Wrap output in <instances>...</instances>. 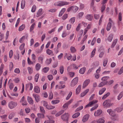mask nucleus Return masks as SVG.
Here are the masks:
<instances>
[{"label":"nucleus","instance_id":"23","mask_svg":"<svg viewBox=\"0 0 123 123\" xmlns=\"http://www.w3.org/2000/svg\"><path fill=\"white\" fill-rule=\"evenodd\" d=\"M86 70V68L85 67H83L81 68L79 71V73L81 74H83Z\"/></svg>","mask_w":123,"mask_h":123},{"label":"nucleus","instance_id":"6","mask_svg":"<svg viewBox=\"0 0 123 123\" xmlns=\"http://www.w3.org/2000/svg\"><path fill=\"white\" fill-rule=\"evenodd\" d=\"M47 117L48 118L49 120H45L44 123H55V121L53 120V118L52 116H47Z\"/></svg>","mask_w":123,"mask_h":123},{"label":"nucleus","instance_id":"39","mask_svg":"<svg viewBox=\"0 0 123 123\" xmlns=\"http://www.w3.org/2000/svg\"><path fill=\"white\" fill-rule=\"evenodd\" d=\"M60 102L59 100H53L51 102V103L53 105H55L59 103Z\"/></svg>","mask_w":123,"mask_h":123},{"label":"nucleus","instance_id":"15","mask_svg":"<svg viewBox=\"0 0 123 123\" xmlns=\"http://www.w3.org/2000/svg\"><path fill=\"white\" fill-rule=\"evenodd\" d=\"M85 18L86 19H88V20L91 21L92 19L93 16L92 15L88 14L85 16Z\"/></svg>","mask_w":123,"mask_h":123},{"label":"nucleus","instance_id":"32","mask_svg":"<svg viewBox=\"0 0 123 123\" xmlns=\"http://www.w3.org/2000/svg\"><path fill=\"white\" fill-rule=\"evenodd\" d=\"M45 108L48 110H50L54 108L55 107L54 106H52L48 104Z\"/></svg>","mask_w":123,"mask_h":123},{"label":"nucleus","instance_id":"41","mask_svg":"<svg viewBox=\"0 0 123 123\" xmlns=\"http://www.w3.org/2000/svg\"><path fill=\"white\" fill-rule=\"evenodd\" d=\"M46 53L49 55H52L53 54L52 51L49 49H47V50Z\"/></svg>","mask_w":123,"mask_h":123},{"label":"nucleus","instance_id":"25","mask_svg":"<svg viewBox=\"0 0 123 123\" xmlns=\"http://www.w3.org/2000/svg\"><path fill=\"white\" fill-rule=\"evenodd\" d=\"M123 96V91L121 92L117 97V99L118 100H120Z\"/></svg>","mask_w":123,"mask_h":123},{"label":"nucleus","instance_id":"13","mask_svg":"<svg viewBox=\"0 0 123 123\" xmlns=\"http://www.w3.org/2000/svg\"><path fill=\"white\" fill-rule=\"evenodd\" d=\"M107 112L112 117H114L116 116V114L111 109H109L107 110Z\"/></svg>","mask_w":123,"mask_h":123},{"label":"nucleus","instance_id":"14","mask_svg":"<svg viewBox=\"0 0 123 123\" xmlns=\"http://www.w3.org/2000/svg\"><path fill=\"white\" fill-rule=\"evenodd\" d=\"M44 58V56L43 55H41L38 58V62L41 63L42 64L43 63V60Z\"/></svg>","mask_w":123,"mask_h":123},{"label":"nucleus","instance_id":"26","mask_svg":"<svg viewBox=\"0 0 123 123\" xmlns=\"http://www.w3.org/2000/svg\"><path fill=\"white\" fill-rule=\"evenodd\" d=\"M52 60L51 58L47 59L45 62V63L46 65H48L50 64Z\"/></svg>","mask_w":123,"mask_h":123},{"label":"nucleus","instance_id":"47","mask_svg":"<svg viewBox=\"0 0 123 123\" xmlns=\"http://www.w3.org/2000/svg\"><path fill=\"white\" fill-rule=\"evenodd\" d=\"M108 60L107 59H104L103 62V66L104 67H105L107 63Z\"/></svg>","mask_w":123,"mask_h":123},{"label":"nucleus","instance_id":"42","mask_svg":"<svg viewBox=\"0 0 123 123\" xmlns=\"http://www.w3.org/2000/svg\"><path fill=\"white\" fill-rule=\"evenodd\" d=\"M80 115V113L79 112H77L74 114L72 116L73 118H75L78 117Z\"/></svg>","mask_w":123,"mask_h":123},{"label":"nucleus","instance_id":"21","mask_svg":"<svg viewBox=\"0 0 123 123\" xmlns=\"http://www.w3.org/2000/svg\"><path fill=\"white\" fill-rule=\"evenodd\" d=\"M81 87V85H79L76 89V94H78L80 92Z\"/></svg>","mask_w":123,"mask_h":123},{"label":"nucleus","instance_id":"28","mask_svg":"<svg viewBox=\"0 0 123 123\" xmlns=\"http://www.w3.org/2000/svg\"><path fill=\"white\" fill-rule=\"evenodd\" d=\"M65 56H66L67 59L68 60H70L72 57V56L70 54H68L67 53H65Z\"/></svg>","mask_w":123,"mask_h":123},{"label":"nucleus","instance_id":"20","mask_svg":"<svg viewBox=\"0 0 123 123\" xmlns=\"http://www.w3.org/2000/svg\"><path fill=\"white\" fill-rule=\"evenodd\" d=\"M43 9L42 8H40L38 10L37 12L36 16L37 17H39L41 16L42 14V11Z\"/></svg>","mask_w":123,"mask_h":123},{"label":"nucleus","instance_id":"36","mask_svg":"<svg viewBox=\"0 0 123 123\" xmlns=\"http://www.w3.org/2000/svg\"><path fill=\"white\" fill-rule=\"evenodd\" d=\"M72 11L74 12H76L78 10V7L76 6H72Z\"/></svg>","mask_w":123,"mask_h":123},{"label":"nucleus","instance_id":"33","mask_svg":"<svg viewBox=\"0 0 123 123\" xmlns=\"http://www.w3.org/2000/svg\"><path fill=\"white\" fill-rule=\"evenodd\" d=\"M70 50L71 52L73 53L76 51V50L74 47L71 46L70 47Z\"/></svg>","mask_w":123,"mask_h":123},{"label":"nucleus","instance_id":"5","mask_svg":"<svg viewBox=\"0 0 123 123\" xmlns=\"http://www.w3.org/2000/svg\"><path fill=\"white\" fill-rule=\"evenodd\" d=\"M78 80V77H76L74 78L72 81L70 85L72 87H73L77 83Z\"/></svg>","mask_w":123,"mask_h":123},{"label":"nucleus","instance_id":"27","mask_svg":"<svg viewBox=\"0 0 123 123\" xmlns=\"http://www.w3.org/2000/svg\"><path fill=\"white\" fill-rule=\"evenodd\" d=\"M41 67V65L39 63H37L35 65V68L37 71H39Z\"/></svg>","mask_w":123,"mask_h":123},{"label":"nucleus","instance_id":"43","mask_svg":"<svg viewBox=\"0 0 123 123\" xmlns=\"http://www.w3.org/2000/svg\"><path fill=\"white\" fill-rule=\"evenodd\" d=\"M118 19L119 21H118V23L119 24L120 23V22L122 20V14L121 12H119V14Z\"/></svg>","mask_w":123,"mask_h":123},{"label":"nucleus","instance_id":"7","mask_svg":"<svg viewBox=\"0 0 123 123\" xmlns=\"http://www.w3.org/2000/svg\"><path fill=\"white\" fill-rule=\"evenodd\" d=\"M98 102V101L96 100H94L90 102L89 103L86 105L85 107V108L89 107H92L93 104L97 103Z\"/></svg>","mask_w":123,"mask_h":123},{"label":"nucleus","instance_id":"40","mask_svg":"<svg viewBox=\"0 0 123 123\" xmlns=\"http://www.w3.org/2000/svg\"><path fill=\"white\" fill-rule=\"evenodd\" d=\"M106 88H102L99 91V94L100 95H101L104 92Z\"/></svg>","mask_w":123,"mask_h":123},{"label":"nucleus","instance_id":"30","mask_svg":"<svg viewBox=\"0 0 123 123\" xmlns=\"http://www.w3.org/2000/svg\"><path fill=\"white\" fill-rule=\"evenodd\" d=\"M25 0H23L21 4V8L23 9L25 7Z\"/></svg>","mask_w":123,"mask_h":123},{"label":"nucleus","instance_id":"53","mask_svg":"<svg viewBox=\"0 0 123 123\" xmlns=\"http://www.w3.org/2000/svg\"><path fill=\"white\" fill-rule=\"evenodd\" d=\"M72 94V92H70L68 95L67 97L66 98V99L67 100L69 99L71 96Z\"/></svg>","mask_w":123,"mask_h":123},{"label":"nucleus","instance_id":"11","mask_svg":"<svg viewBox=\"0 0 123 123\" xmlns=\"http://www.w3.org/2000/svg\"><path fill=\"white\" fill-rule=\"evenodd\" d=\"M90 115L88 114H87L84 116L83 117L82 121L83 122H85L87 121L89 118Z\"/></svg>","mask_w":123,"mask_h":123},{"label":"nucleus","instance_id":"49","mask_svg":"<svg viewBox=\"0 0 123 123\" xmlns=\"http://www.w3.org/2000/svg\"><path fill=\"white\" fill-rule=\"evenodd\" d=\"M96 51V49H94L92 52L90 56V57L91 58L94 55Z\"/></svg>","mask_w":123,"mask_h":123},{"label":"nucleus","instance_id":"22","mask_svg":"<svg viewBox=\"0 0 123 123\" xmlns=\"http://www.w3.org/2000/svg\"><path fill=\"white\" fill-rule=\"evenodd\" d=\"M89 91V89H86L83 92H82L80 94L81 97H83L85 96L86 95V94Z\"/></svg>","mask_w":123,"mask_h":123},{"label":"nucleus","instance_id":"24","mask_svg":"<svg viewBox=\"0 0 123 123\" xmlns=\"http://www.w3.org/2000/svg\"><path fill=\"white\" fill-rule=\"evenodd\" d=\"M28 101L30 104H33V102L32 100V98L29 97H27Z\"/></svg>","mask_w":123,"mask_h":123},{"label":"nucleus","instance_id":"10","mask_svg":"<svg viewBox=\"0 0 123 123\" xmlns=\"http://www.w3.org/2000/svg\"><path fill=\"white\" fill-rule=\"evenodd\" d=\"M73 100V99H71L66 103L64 104L63 106V108H67L68 107V106L71 103Z\"/></svg>","mask_w":123,"mask_h":123},{"label":"nucleus","instance_id":"4","mask_svg":"<svg viewBox=\"0 0 123 123\" xmlns=\"http://www.w3.org/2000/svg\"><path fill=\"white\" fill-rule=\"evenodd\" d=\"M109 22L108 23L107 27L106 30L107 31H109L111 27V25H113L114 24V22L112 21L111 18H110L109 19Z\"/></svg>","mask_w":123,"mask_h":123},{"label":"nucleus","instance_id":"12","mask_svg":"<svg viewBox=\"0 0 123 123\" xmlns=\"http://www.w3.org/2000/svg\"><path fill=\"white\" fill-rule=\"evenodd\" d=\"M90 82V80L89 79L86 80L83 83V88H84L86 87L89 83Z\"/></svg>","mask_w":123,"mask_h":123},{"label":"nucleus","instance_id":"38","mask_svg":"<svg viewBox=\"0 0 123 123\" xmlns=\"http://www.w3.org/2000/svg\"><path fill=\"white\" fill-rule=\"evenodd\" d=\"M13 63L12 62H10L9 63V70L10 71L12 70V68L13 67Z\"/></svg>","mask_w":123,"mask_h":123},{"label":"nucleus","instance_id":"9","mask_svg":"<svg viewBox=\"0 0 123 123\" xmlns=\"http://www.w3.org/2000/svg\"><path fill=\"white\" fill-rule=\"evenodd\" d=\"M25 45V44L24 43H23L19 47V49L21 51V53L22 55L25 53V49L24 48Z\"/></svg>","mask_w":123,"mask_h":123},{"label":"nucleus","instance_id":"45","mask_svg":"<svg viewBox=\"0 0 123 123\" xmlns=\"http://www.w3.org/2000/svg\"><path fill=\"white\" fill-rule=\"evenodd\" d=\"M7 115H3L0 116V117L1 119L4 121H6V117Z\"/></svg>","mask_w":123,"mask_h":123},{"label":"nucleus","instance_id":"56","mask_svg":"<svg viewBox=\"0 0 123 123\" xmlns=\"http://www.w3.org/2000/svg\"><path fill=\"white\" fill-rule=\"evenodd\" d=\"M110 93L109 92H108L105 94L104 95L102 98V99H104L110 95Z\"/></svg>","mask_w":123,"mask_h":123},{"label":"nucleus","instance_id":"17","mask_svg":"<svg viewBox=\"0 0 123 123\" xmlns=\"http://www.w3.org/2000/svg\"><path fill=\"white\" fill-rule=\"evenodd\" d=\"M33 97L35 98L36 101L37 102H38L39 101V96L37 94H33Z\"/></svg>","mask_w":123,"mask_h":123},{"label":"nucleus","instance_id":"1","mask_svg":"<svg viewBox=\"0 0 123 123\" xmlns=\"http://www.w3.org/2000/svg\"><path fill=\"white\" fill-rule=\"evenodd\" d=\"M68 4L69 3L66 1H60L55 3L54 5L55 6H62Z\"/></svg>","mask_w":123,"mask_h":123},{"label":"nucleus","instance_id":"57","mask_svg":"<svg viewBox=\"0 0 123 123\" xmlns=\"http://www.w3.org/2000/svg\"><path fill=\"white\" fill-rule=\"evenodd\" d=\"M36 58V56L34 54H32L31 55V59L33 60V62H35V59Z\"/></svg>","mask_w":123,"mask_h":123},{"label":"nucleus","instance_id":"8","mask_svg":"<svg viewBox=\"0 0 123 123\" xmlns=\"http://www.w3.org/2000/svg\"><path fill=\"white\" fill-rule=\"evenodd\" d=\"M69 115L68 113L64 114L61 116L62 119L64 121H67L68 120Z\"/></svg>","mask_w":123,"mask_h":123},{"label":"nucleus","instance_id":"35","mask_svg":"<svg viewBox=\"0 0 123 123\" xmlns=\"http://www.w3.org/2000/svg\"><path fill=\"white\" fill-rule=\"evenodd\" d=\"M118 41L117 39H115L114 40L113 43L111 45V48H113L114 47L116 43H117V42Z\"/></svg>","mask_w":123,"mask_h":123},{"label":"nucleus","instance_id":"16","mask_svg":"<svg viewBox=\"0 0 123 123\" xmlns=\"http://www.w3.org/2000/svg\"><path fill=\"white\" fill-rule=\"evenodd\" d=\"M34 92L37 93H39L40 92V88L38 86H36L34 88Z\"/></svg>","mask_w":123,"mask_h":123},{"label":"nucleus","instance_id":"58","mask_svg":"<svg viewBox=\"0 0 123 123\" xmlns=\"http://www.w3.org/2000/svg\"><path fill=\"white\" fill-rule=\"evenodd\" d=\"M15 115L14 113H12L9 115L8 118L10 119H11Z\"/></svg>","mask_w":123,"mask_h":123},{"label":"nucleus","instance_id":"64","mask_svg":"<svg viewBox=\"0 0 123 123\" xmlns=\"http://www.w3.org/2000/svg\"><path fill=\"white\" fill-rule=\"evenodd\" d=\"M123 72V66L119 71L118 74H121Z\"/></svg>","mask_w":123,"mask_h":123},{"label":"nucleus","instance_id":"48","mask_svg":"<svg viewBox=\"0 0 123 123\" xmlns=\"http://www.w3.org/2000/svg\"><path fill=\"white\" fill-rule=\"evenodd\" d=\"M68 35L67 32L66 31H64L63 32L62 35V36L63 38H64L66 37Z\"/></svg>","mask_w":123,"mask_h":123},{"label":"nucleus","instance_id":"60","mask_svg":"<svg viewBox=\"0 0 123 123\" xmlns=\"http://www.w3.org/2000/svg\"><path fill=\"white\" fill-rule=\"evenodd\" d=\"M9 86L10 89L12 90L14 86L13 84L12 83H9Z\"/></svg>","mask_w":123,"mask_h":123},{"label":"nucleus","instance_id":"50","mask_svg":"<svg viewBox=\"0 0 123 123\" xmlns=\"http://www.w3.org/2000/svg\"><path fill=\"white\" fill-rule=\"evenodd\" d=\"M39 74H37L36 75L35 77V81L37 82L38 81V79L39 78Z\"/></svg>","mask_w":123,"mask_h":123},{"label":"nucleus","instance_id":"59","mask_svg":"<svg viewBox=\"0 0 123 123\" xmlns=\"http://www.w3.org/2000/svg\"><path fill=\"white\" fill-rule=\"evenodd\" d=\"M40 108L41 112L43 113H44L45 111L43 107L42 106H40Z\"/></svg>","mask_w":123,"mask_h":123},{"label":"nucleus","instance_id":"2","mask_svg":"<svg viewBox=\"0 0 123 123\" xmlns=\"http://www.w3.org/2000/svg\"><path fill=\"white\" fill-rule=\"evenodd\" d=\"M112 105L110 102V100H107L105 101L103 103V105L104 107H109Z\"/></svg>","mask_w":123,"mask_h":123},{"label":"nucleus","instance_id":"51","mask_svg":"<svg viewBox=\"0 0 123 123\" xmlns=\"http://www.w3.org/2000/svg\"><path fill=\"white\" fill-rule=\"evenodd\" d=\"M64 112V111L63 110H61L58 112L56 115L55 116L56 117H58L62 114Z\"/></svg>","mask_w":123,"mask_h":123},{"label":"nucleus","instance_id":"29","mask_svg":"<svg viewBox=\"0 0 123 123\" xmlns=\"http://www.w3.org/2000/svg\"><path fill=\"white\" fill-rule=\"evenodd\" d=\"M49 67H46L44 68L42 70V71L44 73H47L49 70Z\"/></svg>","mask_w":123,"mask_h":123},{"label":"nucleus","instance_id":"34","mask_svg":"<svg viewBox=\"0 0 123 123\" xmlns=\"http://www.w3.org/2000/svg\"><path fill=\"white\" fill-rule=\"evenodd\" d=\"M64 68L63 66L61 65L59 67V70L61 74H62L64 71Z\"/></svg>","mask_w":123,"mask_h":123},{"label":"nucleus","instance_id":"3","mask_svg":"<svg viewBox=\"0 0 123 123\" xmlns=\"http://www.w3.org/2000/svg\"><path fill=\"white\" fill-rule=\"evenodd\" d=\"M17 103L13 101H11L8 103V106L10 109L15 108L17 105Z\"/></svg>","mask_w":123,"mask_h":123},{"label":"nucleus","instance_id":"55","mask_svg":"<svg viewBox=\"0 0 123 123\" xmlns=\"http://www.w3.org/2000/svg\"><path fill=\"white\" fill-rule=\"evenodd\" d=\"M106 84V82H104L103 81L101 82L99 85L98 87H101Z\"/></svg>","mask_w":123,"mask_h":123},{"label":"nucleus","instance_id":"61","mask_svg":"<svg viewBox=\"0 0 123 123\" xmlns=\"http://www.w3.org/2000/svg\"><path fill=\"white\" fill-rule=\"evenodd\" d=\"M53 97V94L52 92H50L49 93V99H52Z\"/></svg>","mask_w":123,"mask_h":123},{"label":"nucleus","instance_id":"31","mask_svg":"<svg viewBox=\"0 0 123 123\" xmlns=\"http://www.w3.org/2000/svg\"><path fill=\"white\" fill-rule=\"evenodd\" d=\"M109 78V77L108 76H104L102 77L101 79V80L104 82H106L107 83V80Z\"/></svg>","mask_w":123,"mask_h":123},{"label":"nucleus","instance_id":"18","mask_svg":"<svg viewBox=\"0 0 123 123\" xmlns=\"http://www.w3.org/2000/svg\"><path fill=\"white\" fill-rule=\"evenodd\" d=\"M113 38V35L112 34H111L107 37V38L106 40H108V41L110 42H111Z\"/></svg>","mask_w":123,"mask_h":123},{"label":"nucleus","instance_id":"62","mask_svg":"<svg viewBox=\"0 0 123 123\" xmlns=\"http://www.w3.org/2000/svg\"><path fill=\"white\" fill-rule=\"evenodd\" d=\"M57 9L55 8H52L49 10L48 11L49 12L53 13L56 11Z\"/></svg>","mask_w":123,"mask_h":123},{"label":"nucleus","instance_id":"63","mask_svg":"<svg viewBox=\"0 0 123 123\" xmlns=\"http://www.w3.org/2000/svg\"><path fill=\"white\" fill-rule=\"evenodd\" d=\"M122 110V108H117L114 110L115 111H116L117 112H120Z\"/></svg>","mask_w":123,"mask_h":123},{"label":"nucleus","instance_id":"44","mask_svg":"<svg viewBox=\"0 0 123 123\" xmlns=\"http://www.w3.org/2000/svg\"><path fill=\"white\" fill-rule=\"evenodd\" d=\"M35 23H33L31 25L30 27V32H32V30L34 29V27L35 26Z\"/></svg>","mask_w":123,"mask_h":123},{"label":"nucleus","instance_id":"37","mask_svg":"<svg viewBox=\"0 0 123 123\" xmlns=\"http://www.w3.org/2000/svg\"><path fill=\"white\" fill-rule=\"evenodd\" d=\"M25 26L24 25L22 24L21 26H20L18 29V31H21L23 30L25 28Z\"/></svg>","mask_w":123,"mask_h":123},{"label":"nucleus","instance_id":"46","mask_svg":"<svg viewBox=\"0 0 123 123\" xmlns=\"http://www.w3.org/2000/svg\"><path fill=\"white\" fill-rule=\"evenodd\" d=\"M27 69L28 70L29 73L30 74H31L33 72L32 68L30 67H28L27 68Z\"/></svg>","mask_w":123,"mask_h":123},{"label":"nucleus","instance_id":"19","mask_svg":"<svg viewBox=\"0 0 123 123\" xmlns=\"http://www.w3.org/2000/svg\"><path fill=\"white\" fill-rule=\"evenodd\" d=\"M102 111L100 110H98L96 111L94 114V116H97L100 115L102 113Z\"/></svg>","mask_w":123,"mask_h":123},{"label":"nucleus","instance_id":"54","mask_svg":"<svg viewBox=\"0 0 123 123\" xmlns=\"http://www.w3.org/2000/svg\"><path fill=\"white\" fill-rule=\"evenodd\" d=\"M37 116L39 118H43L44 117V115L43 114L38 113L37 114Z\"/></svg>","mask_w":123,"mask_h":123},{"label":"nucleus","instance_id":"52","mask_svg":"<svg viewBox=\"0 0 123 123\" xmlns=\"http://www.w3.org/2000/svg\"><path fill=\"white\" fill-rule=\"evenodd\" d=\"M75 18L73 17L71 18L69 20L71 24H73L75 22Z\"/></svg>","mask_w":123,"mask_h":123}]
</instances>
